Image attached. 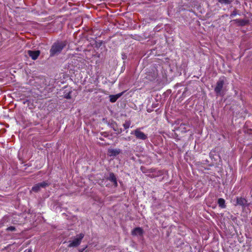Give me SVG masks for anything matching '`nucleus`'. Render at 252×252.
Returning a JSON list of instances; mask_svg holds the SVG:
<instances>
[{"mask_svg": "<svg viewBox=\"0 0 252 252\" xmlns=\"http://www.w3.org/2000/svg\"><path fill=\"white\" fill-rule=\"evenodd\" d=\"M238 14V10L235 8L230 14V17L232 18Z\"/></svg>", "mask_w": 252, "mask_h": 252, "instance_id": "obj_17", "label": "nucleus"}, {"mask_svg": "<svg viewBox=\"0 0 252 252\" xmlns=\"http://www.w3.org/2000/svg\"><path fill=\"white\" fill-rule=\"evenodd\" d=\"M226 79L225 77L222 76L219 78L216 83L214 91L217 96H223L225 94V89L224 88V83Z\"/></svg>", "mask_w": 252, "mask_h": 252, "instance_id": "obj_2", "label": "nucleus"}, {"mask_svg": "<svg viewBox=\"0 0 252 252\" xmlns=\"http://www.w3.org/2000/svg\"><path fill=\"white\" fill-rule=\"evenodd\" d=\"M84 234L82 233L77 235L73 240H70L68 241L69 245H68V247L75 248V247H78L81 244V241H82L83 238H84Z\"/></svg>", "mask_w": 252, "mask_h": 252, "instance_id": "obj_3", "label": "nucleus"}, {"mask_svg": "<svg viewBox=\"0 0 252 252\" xmlns=\"http://www.w3.org/2000/svg\"><path fill=\"white\" fill-rule=\"evenodd\" d=\"M108 152L110 156H116L120 154V150L119 149H109Z\"/></svg>", "mask_w": 252, "mask_h": 252, "instance_id": "obj_13", "label": "nucleus"}, {"mask_svg": "<svg viewBox=\"0 0 252 252\" xmlns=\"http://www.w3.org/2000/svg\"><path fill=\"white\" fill-rule=\"evenodd\" d=\"M123 93L124 92H122L116 95H110L109 96L110 101L112 103L115 102L123 94Z\"/></svg>", "mask_w": 252, "mask_h": 252, "instance_id": "obj_12", "label": "nucleus"}, {"mask_svg": "<svg viewBox=\"0 0 252 252\" xmlns=\"http://www.w3.org/2000/svg\"><path fill=\"white\" fill-rule=\"evenodd\" d=\"M157 78V74L155 72H150L147 78L150 80H154Z\"/></svg>", "mask_w": 252, "mask_h": 252, "instance_id": "obj_15", "label": "nucleus"}, {"mask_svg": "<svg viewBox=\"0 0 252 252\" xmlns=\"http://www.w3.org/2000/svg\"><path fill=\"white\" fill-rule=\"evenodd\" d=\"M237 204L241 206H245L247 204V201L246 199L242 197H237Z\"/></svg>", "mask_w": 252, "mask_h": 252, "instance_id": "obj_11", "label": "nucleus"}, {"mask_svg": "<svg viewBox=\"0 0 252 252\" xmlns=\"http://www.w3.org/2000/svg\"><path fill=\"white\" fill-rule=\"evenodd\" d=\"M183 123L181 124L180 126H182Z\"/></svg>", "mask_w": 252, "mask_h": 252, "instance_id": "obj_23", "label": "nucleus"}, {"mask_svg": "<svg viewBox=\"0 0 252 252\" xmlns=\"http://www.w3.org/2000/svg\"><path fill=\"white\" fill-rule=\"evenodd\" d=\"M217 1L221 4H229L232 2L230 0H217Z\"/></svg>", "mask_w": 252, "mask_h": 252, "instance_id": "obj_16", "label": "nucleus"}, {"mask_svg": "<svg viewBox=\"0 0 252 252\" xmlns=\"http://www.w3.org/2000/svg\"><path fill=\"white\" fill-rule=\"evenodd\" d=\"M49 186V184L46 182H42L35 185L32 189V190L37 192L40 190L41 188H45Z\"/></svg>", "mask_w": 252, "mask_h": 252, "instance_id": "obj_5", "label": "nucleus"}, {"mask_svg": "<svg viewBox=\"0 0 252 252\" xmlns=\"http://www.w3.org/2000/svg\"><path fill=\"white\" fill-rule=\"evenodd\" d=\"M6 231H14L16 230V228L13 226H10L6 228Z\"/></svg>", "mask_w": 252, "mask_h": 252, "instance_id": "obj_18", "label": "nucleus"}, {"mask_svg": "<svg viewBox=\"0 0 252 252\" xmlns=\"http://www.w3.org/2000/svg\"><path fill=\"white\" fill-rule=\"evenodd\" d=\"M86 248H87V246L85 248L79 249V252H83V251L85 250V249Z\"/></svg>", "mask_w": 252, "mask_h": 252, "instance_id": "obj_21", "label": "nucleus"}, {"mask_svg": "<svg viewBox=\"0 0 252 252\" xmlns=\"http://www.w3.org/2000/svg\"><path fill=\"white\" fill-rule=\"evenodd\" d=\"M134 134L137 139L141 140H145L147 138V135L145 134L143 132L141 131L139 129H136Z\"/></svg>", "mask_w": 252, "mask_h": 252, "instance_id": "obj_7", "label": "nucleus"}, {"mask_svg": "<svg viewBox=\"0 0 252 252\" xmlns=\"http://www.w3.org/2000/svg\"><path fill=\"white\" fill-rule=\"evenodd\" d=\"M238 26L244 27L250 24V20L246 18L245 19H237L233 20Z\"/></svg>", "mask_w": 252, "mask_h": 252, "instance_id": "obj_4", "label": "nucleus"}, {"mask_svg": "<svg viewBox=\"0 0 252 252\" xmlns=\"http://www.w3.org/2000/svg\"><path fill=\"white\" fill-rule=\"evenodd\" d=\"M130 125V123H129V122H127V123H126L125 124H123V126H129V125Z\"/></svg>", "mask_w": 252, "mask_h": 252, "instance_id": "obj_20", "label": "nucleus"}, {"mask_svg": "<svg viewBox=\"0 0 252 252\" xmlns=\"http://www.w3.org/2000/svg\"><path fill=\"white\" fill-rule=\"evenodd\" d=\"M108 180L113 183V184L115 187L118 186L117 179L113 173H110Z\"/></svg>", "mask_w": 252, "mask_h": 252, "instance_id": "obj_9", "label": "nucleus"}, {"mask_svg": "<svg viewBox=\"0 0 252 252\" xmlns=\"http://www.w3.org/2000/svg\"><path fill=\"white\" fill-rule=\"evenodd\" d=\"M28 55L31 57V58L33 60H36L39 56L40 54V51L39 50L32 51V50H28Z\"/></svg>", "mask_w": 252, "mask_h": 252, "instance_id": "obj_8", "label": "nucleus"}, {"mask_svg": "<svg viewBox=\"0 0 252 252\" xmlns=\"http://www.w3.org/2000/svg\"><path fill=\"white\" fill-rule=\"evenodd\" d=\"M70 59L72 65L77 66L78 65V63L81 62L82 58L78 54H73L71 55Z\"/></svg>", "mask_w": 252, "mask_h": 252, "instance_id": "obj_6", "label": "nucleus"}, {"mask_svg": "<svg viewBox=\"0 0 252 252\" xmlns=\"http://www.w3.org/2000/svg\"><path fill=\"white\" fill-rule=\"evenodd\" d=\"M131 233L132 235L142 236L143 230L141 227H136L133 230Z\"/></svg>", "mask_w": 252, "mask_h": 252, "instance_id": "obj_10", "label": "nucleus"}, {"mask_svg": "<svg viewBox=\"0 0 252 252\" xmlns=\"http://www.w3.org/2000/svg\"><path fill=\"white\" fill-rule=\"evenodd\" d=\"M225 200L223 198H219L218 201V203L219 204V207L221 208H225L226 205L225 204Z\"/></svg>", "mask_w": 252, "mask_h": 252, "instance_id": "obj_14", "label": "nucleus"}, {"mask_svg": "<svg viewBox=\"0 0 252 252\" xmlns=\"http://www.w3.org/2000/svg\"><path fill=\"white\" fill-rule=\"evenodd\" d=\"M66 41H61L54 43L50 50V56L54 57L59 55L66 46Z\"/></svg>", "mask_w": 252, "mask_h": 252, "instance_id": "obj_1", "label": "nucleus"}, {"mask_svg": "<svg viewBox=\"0 0 252 252\" xmlns=\"http://www.w3.org/2000/svg\"><path fill=\"white\" fill-rule=\"evenodd\" d=\"M71 91H69L68 93L66 94L64 97L66 98V99H70L71 98Z\"/></svg>", "mask_w": 252, "mask_h": 252, "instance_id": "obj_19", "label": "nucleus"}, {"mask_svg": "<svg viewBox=\"0 0 252 252\" xmlns=\"http://www.w3.org/2000/svg\"><path fill=\"white\" fill-rule=\"evenodd\" d=\"M118 127H113V129L115 131H117Z\"/></svg>", "mask_w": 252, "mask_h": 252, "instance_id": "obj_22", "label": "nucleus"}]
</instances>
